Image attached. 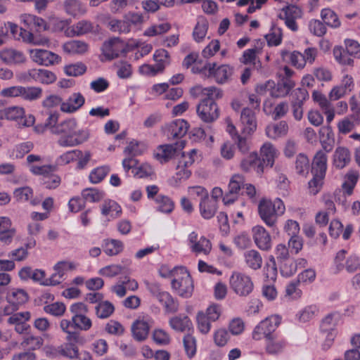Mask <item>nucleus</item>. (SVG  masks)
I'll list each match as a JSON object with an SVG mask.
<instances>
[{"mask_svg":"<svg viewBox=\"0 0 360 360\" xmlns=\"http://www.w3.org/2000/svg\"><path fill=\"white\" fill-rule=\"evenodd\" d=\"M103 249L105 253L109 256L117 255L123 250L122 241L115 239H107L103 241Z\"/></svg>","mask_w":360,"mask_h":360,"instance_id":"obj_45","label":"nucleus"},{"mask_svg":"<svg viewBox=\"0 0 360 360\" xmlns=\"http://www.w3.org/2000/svg\"><path fill=\"white\" fill-rule=\"evenodd\" d=\"M155 201L158 205V210L164 213H170L174 207V202L167 196L159 195Z\"/></svg>","mask_w":360,"mask_h":360,"instance_id":"obj_57","label":"nucleus"},{"mask_svg":"<svg viewBox=\"0 0 360 360\" xmlns=\"http://www.w3.org/2000/svg\"><path fill=\"white\" fill-rule=\"evenodd\" d=\"M63 50L68 54H83L88 50V45L80 40H71L63 45Z\"/></svg>","mask_w":360,"mask_h":360,"instance_id":"obj_36","label":"nucleus"},{"mask_svg":"<svg viewBox=\"0 0 360 360\" xmlns=\"http://www.w3.org/2000/svg\"><path fill=\"white\" fill-rule=\"evenodd\" d=\"M63 8L67 15L73 18L84 15L86 13L85 6L79 0H65Z\"/></svg>","mask_w":360,"mask_h":360,"instance_id":"obj_26","label":"nucleus"},{"mask_svg":"<svg viewBox=\"0 0 360 360\" xmlns=\"http://www.w3.org/2000/svg\"><path fill=\"white\" fill-rule=\"evenodd\" d=\"M82 196L85 201L98 202L104 197V192L96 188H86L82 191Z\"/></svg>","mask_w":360,"mask_h":360,"instance_id":"obj_56","label":"nucleus"},{"mask_svg":"<svg viewBox=\"0 0 360 360\" xmlns=\"http://www.w3.org/2000/svg\"><path fill=\"white\" fill-rule=\"evenodd\" d=\"M101 214L104 216H109L112 219L120 217L122 214V208L114 200H105L102 204Z\"/></svg>","mask_w":360,"mask_h":360,"instance_id":"obj_42","label":"nucleus"},{"mask_svg":"<svg viewBox=\"0 0 360 360\" xmlns=\"http://www.w3.org/2000/svg\"><path fill=\"white\" fill-rule=\"evenodd\" d=\"M71 20L69 19H63L58 18L54 15L48 17L49 30H51L55 32H65L70 28Z\"/></svg>","mask_w":360,"mask_h":360,"instance_id":"obj_32","label":"nucleus"},{"mask_svg":"<svg viewBox=\"0 0 360 360\" xmlns=\"http://www.w3.org/2000/svg\"><path fill=\"white\" fill-rule=\"evenodd\" d=\"M63 69L67 75L70 77H78L86 72V66L82 62H77L66 65Z\"/></svg>","mask_w":360,"mask_h":360,"instance_id":"obj_54","label":"nucleus"},{"mask_svg":"<svg viewBox=\"0 0 360 360\" xmlns=\"http://www.w3.org/2000/svg\"><path fill=\"white\" fill-rule=\"evenodd\" d=\"M281 323V317L278 315L270 316L260 321L254 328L252 333V338L255 340H260L262 338L266 340L276 333L275 331Z\"/></svg>","mask_w":360,"mask_h":360,"instance_id":"obj_4","label":"nucleus"},{"mask_svg":"<svg viewBox=\"0 0 360 360\" xmlns=\"http://www.w3.org/2000/svg\"><path fill=\"white\" fill-rule=\"evenodd\" d=\"M244 177L240 174H234L231 176L229 186L228 192L223 197V202L225 205H230L235 202L238 197L239 191L241 188L245 186Z\"/></svg>","mask_w":360,"mask_h":360,"instance_id":"obj_13","label":"nucleus"},{"mask_svg":"<svg viewBox=\"0 0 360 360\" xmlns=\"http://www.w3.org/2000/svg\"><path fill=\"white\" fill-rule=\"evenodd\" d=\"M265 38L269 46H278L282 41V30L281 28L274 26L270 32L266 34Z\"/></svg>","mask_w":360,"mask_h":360,"instance_id":"obj_58","label":"nucleus"},{"mask_svg":"<svg viewBox=\"0 0 360 360\" xmlns=\"http://www.w3.org/2000/svg\"><path fill=\"white\" fill-rule=\"evenodd\" d=\"M278 154V150L272 143L269 142L264 143L260 148L259 158L263 164V167L265 165L271 167Z\"/></svg>","mask_w":360,"mask_h":360,"instance_id":"obj_24","label":"nucleus"},{"mask_svg":"<svg viewBox=\"0 0 360 360\" xmlns=\"http://www.w3.org/2000/svg\"><path fill=\"white\" fill-rule=\"evenodd\" d=\"M29 53L31 60L44 66L57 65L60 63L61 57L50 51L41 49H30Z\"/></svg>","mask_w":360,"mask_h":360,"instance_id":"obj_11","label":"nucleus"},{"mask_svg":"<svg viewBox=\"0 0 360 360\" xmlns=\"http://www.w3.org/2000/svg\"><path fill=\"white\" fill-rule=\"evenodd\" d=\"M323 22L328 26L336 27L338 24V15L330 8H323L321 13Z\"/></svg>","mask_w":360,"mask_h":360,"instance_id":"obj_63","label":"nucleus"},{"mask_svg":"<svg viewBox=\"0 0 360 360\" xmlns=\"http://www.w3.org/2000/svg\"><path fill=\"white\" fill-rule=\"evenodd\" d=\"M91 327L92 321L86 314L72 316L71 319H63L60 321V328L63 332L87 331Z\"/></svg>","mask_w":360,"mask_h":360,"instance_id":"obj_9","label":"nucleus"},{"mask_svg":"<svg viewBox=\"0 0 360 360\" xmlns=\"http://www.w3.org/2000/svg\"><path fill=\"white\" fill-rule=\"evenodd\" d=\"M295 169L299 174L305 175L308 174L309 160L305 155L300 153L297 155L295 161Z\"/></svg>","mask_w":360,"mask_h":360,"instance_id":"obj_60","label":"nucleus"},{"mask_svg":"<svg viewBox=\"0 0 360 360\" xmlns=\"http://www.w3.org/2000/svg\"><path fill=\"white\" fill-rule=\"evenodd\" d=\"M96 315L101 319H108L115 311L114 305L109 301H101L95 307Z\"/></svg>","mask_w":360,"mask_h":360,"instance_id":"obj_47","label":"nucleus"},{"mask_svg":"<svg viewBox=\"0 0 360 360\" xmlns=\"http://www.w3.org/2000/svg\"><path fill=\"white\" fill-rule=\"evenodd\" d=\"M312 98L315 102H316L319 106L321 108V109H324L327 108L328 106L331 105V101H336L338 100V87L334 86L332 90L330 92L329 94V99L330 101H328V99L326 98V96L322 94L319 91H314L312 94Z\"/></svg>","mask_w":360,"mask_h":360,"instance_id":"obj_40","label":"nucleus"},{"mask_svg":"<svg viewBox=\"0 0 360 360\" xmlns=\"http://www.w3.org/2000/svg\"><path fill=\"white\" fill-rule=\"evenodd\" d=\"M338 328V314L332 312L327 314L321 321L320 330L326 335V340L323 345L324 349H328L333 345L336 335Z\"/></svg>","mask_w":360,"mask_h":360,"instance_id":"obj_7","label":"nucleus"},{"mask_svg":"<svg viewBox=\"0 0 360 360\" xmlns=\"http://www.w3.org/2000/svg\"><path fill=\"white\" fill-rule=\"evenodd\" d=\"M102 51L105 58L111 60L125 53V44L120 38L114 37L103 44Z\"/></svg>","mask_w":360,"mask_h":360,"instance_id":"obj_14","label":"nucleus"},{"mask_svg":"<svg viewBox=\"0 0 360 360\" xmlns=\"http://www.w3.org/2000/svg\"><path fill=\"white\" fill-rule=\"evenodd\" d=\"M320 139L323 148L327 152L330 151L335 143V135L332 128L330 126H326L321 128Z\"/></svg>","mask_w":360,"mask_h":360,"instance_id":"obj_35","label":"nucleus"},{"mask_svg":"<svg viewBox=\"0 0 360 360\" xmlns=\"http://www.w3.org/2000/svg\"><path fill=\"white\" fill-rule=\"evenodd\" d=\"M155 67L158 71L162 72L166 66L170 63V56L167 51L163 49L155 51L153 55Z\"/></svg>","mask_w":360,"mask_h":360,"instance_id":"obj_44","label":"nucleus"},{"mask_svg":"<svg viewBox=\"0 0 360 360\" xmlns=\"http://www.w3.org/2000/svg\"><path fill=\"white\" fill-rule=\"evenodd\" d=\"M240 167L245 172L254 169L257 174H260L264 171L263 164L256 152H252L248 157L243 158L241 160Z\"/></svg>","mask_w":360,"mask_h":360,"instance_id":"obj_22","label":"nucleus"},{"mask_svg":"<svg viewBox=\"0 0 360 360\" xmlns=\"http://www.w3.org/2000/svg\"><path fill=\"white\" fill-rule=\"evenodd\" d=\"M326 171V157L324 153L319 151L315 155L313 162L311 172L313 174L325 176Z\"/></svg>","mask_w":360,"mask_h":360,"instance_id":"obj_39","label":"nucleus"},{"mask_svg":"<svg viewBox=\"0 0 360 360\" xmlns=\"http://www.w3.org/2000/svg\"><path fill=\"white\" fill-rule=\"evenodd\" d=\"M359 179V173L354 170H349L343 177L342 189L344 193L350 195L356 185Z\"/></svg>","mask_w":360,"mask_h":360,"instance_id":"obj_37","label":"nucleus"},{"mask_svg":"<svg viewBox=\"0 0 360 360\" xmlns=\"http://www.w3.org/2000/svg\"><path fill=\"white\" fill-rule=\"evenodd\" d=\"M217 202L214 199H210V197L200 200L199 210L200 215L205 219H212L217 211Z\"/></svg>","mask_w":360,"mask_h":360,"instance_id":"obj_29","label":"nucleus"},{"mask_svg":"<svg viewBox=\"0 0 360 360\" xmlns=\"http://www.w3.org/2000/svg\"><path fill=\"white\" fill-rule=\"evenodd\" d=\"M124 16L129 25V32L134 29L138 30L144 22V17L140 13H129Z\"/></svg>","mask_w":360,"mask_h":360,"instance_id":"obj_50","label":"nucleus"},{"mask_svg":"<svg viewBox=\"0 0 360 360\" xmlns=\"http://www.w3.org/2000/svg\"><path fill=\"white\" fill-rule=\"evenodd\" d=\"M208 27V21L205 18L200 17L198 18L193 32V37L196 42H201L204 39L207 33Z\"/></svg>","mask_w":360,"mask_h":360,"instance_id":"obj_43","label":"nucleus"},{"mask_svg":"<svg viewBox=\"0 0 360 360\" xmlns=\"http://www.w3.org/2000/svg\"><path fill=\"white\" fill-rule=\"evenodd\" d=\"M285 210L283 202L280 198L274 201L263 199L258 205V213L262 221L269 227L276 226L278 218Z\"/></svg>","mask_w":360,"mask_h":360,"instance_id":"obj_3","label":"nucleus"},{"mask_svg":"<svg viewBox=\"0 0 360 360\" xmlns=\"http://www.w3.org/2000/svg\"><path fill=\"white\" fill-rule=\"evenodd\" d=\"M110 167L107 165L98 167L89 174V180L93 184L100 183L109 173Z\"/></svg>","mask_w":360,"mask_h":360,"instance_id":"obj_55","label":"nucleus"},{"mask_svg":"<svg viewBox=\"0 0 360 360\" xmlns=\"http://www.w3.org/2000/svg\"><path fill=\"white\" fill-rule=\"evenodd\" d=\"M8 26L9 28V32L14 39L17 40L22 39L23 41H30L29 37H31L30 32L22 29V27H19L16 24L11 22H8Z\"/></svg>","mask_w":360,"mask_h":360,"instance_id":"obj_49","label":"nucleus"},{"mask_svg":"<svg viewBox=\"0 0 360 360\" xmlns=\"http://www.w3.org/2000/svg\"><path fill=\"white\" fill-rule=\"evenodd\" d=\"M24 115L25 110L20 106H11L0 110V120L18 121Z\"/></svg>","mask_w":360,"mask_h":360,"instance_id":"obj_38","label":"nucleus"},{"mask_svg":"<svg viewBox=\"0 0 360 360\" xmlns=\"http://www.w3.org/2000/svg\"><path fill=\"white\" fill-rule=\"evenodd\" d=\"M80 154L81 150L77 149L67 151L57 158L56 162L58 165H68L76 160Z\"/></svg>","mask_w":360,"mask_h":360,"instance_id":"obj_61","label":"nucleus"},{"mask_svg":"<svg viewBox=\"0 0 360 360\" xmlns=\"http://www.w3.org/2000/svg\"><path fill=\"white\" fill-rule=\"evenodd\" d=\"M263 43L258 41L257 46L253 49H249L243 52L240 62L244 64H255L257 55L260 54L262 50Z\"/></svg>","mask_w":360,"mask_h":360,"instance_id":"obj_48","label":"nucleus"},{"mask_svg":"<svg viewBox=\"0 0 360 360\" xmlns=\"http://www.w3.org/2000/svg\"><path fill=\"white\" fill-rule=\"evenodd\" d=\"M187 242L190 250L196 255H208L212 250L211 241L204 236H199L195 231L188 234Z\"/></svg>","mask_w":360,"mask_h":360,"instance_id":"obj_10","label":"nucleus"},{"mask_svg":"<svg viewBox=\"0 0 360 360\" xmlns=\"http://www.w3.org/2000/svg\"><path fill=\"white\" fill-rule=\"evenodd\" d=\"M77 266V264L73 262L60 261L57 262L53 266L55 273L52 274L51 281L49 283L53 285L60 283L65 272L68 270H75Z\"/></svg>","mask_w":360,"mask_h":360,"instance_id":"obj_19","label":"nucleus"},{"mask_svg":"<svg viewBox=\"0 0 360 360\" xmlns=\"http://www.w3.org/2000/svg\"><path fill=\"white\" fill-rule=\"evenodd\" d=\"M54 134L60 136L57 143L63 148L81 145L90 137V131L87 128L78 129V122L75 118H68L59 122L58 127L55 128Z\"/></svg>","mask_w":360,"mask_h":360,"instance_id":"obj_1","label":"nucleus"},{"mask_svg":"<svg viewBox=\"0 0 360 360\" xmlns=\"http://www.w3.org/2000/svg\"><path fill=\"white\" fill-rule=\"evenodd\" d=\"M244 261L248 267L253 270L259 269L262 265V257L255 250L245 251L243 254Z\"/></svg>","mask_w":360,"mask_h":360,"instance_id":"obj_34","label":"nucleus"},{"mask_svg":"<svg viewBox=\"0 0 360 360\" xmlns=\"http://www.w3.org/2000/svg\"><path fill=\"white\" fill-rule=\"evenodd\" d=\"M107 27L110 31L118 32L119 34H127L130 32L129 25L124 16L123 19L121 20L116 18L110 19L107 22Z\"/></svg>","mask_w":360,"mask_h":360,"instance_id":"obj_46","label":"nucleus"},{"mask_svg":"<svg viewBox=\"0 0 360 360\" xmlns=\"http://www.w3.org/2000/svg\"><path fill=\"white\" fill-rule=\"evenodd\" d=\"M210 65H213L211 77H214L217 83L222 84L231 79L233 72L231 67L227 65H221L217 67L214 63H210Z\"/></svg>","mask_w":360,"mask_h":360,"instance_id":"obj_23","label":"nucleus"},{"mask_svg":"<svg viewBox=\"0 0 360 360\" xmlns=\"http://www.w3.org/2000/svg\"><path fill=\"white\" fill-rule=\"evenodd\" d=\"M94 30L93 23L87 20H82L70 27L65 32L68 37L82 36L92 32Z\"/></svg>","mask_w":360,"mask_h":360,"instance_id":"obj_25","label":"nucleus"},{"mask_svg":"<svg viewBox=\"0 0 360 360\" xmlns=\"http://www.w3.org/2000/svg\"><path fill=\"white\" fill-rule=\"evenodd\" d=\"M240 122L243 125V134L250 135L257 129L255 112L248 108L243 109L240 115Z\"/></svg>","mask_w":360,"mask_h":360,"instance_id":"obj_20","label":"nucleus"},{"mask_svg":"<svg viewBox=\"0 0 360 360\" xmlns=\"http://www.w3.org/2000/svg\"><path fill=\"white\" fill-rule=\"evenodd\" d=\"M157 300L162 305L166 314H174L178 311L179 302L168 292L165 291Z\"/></svg>","mask_w":360,"mask_h":360,"instance_id":"obj_31","label":"nucleus"},{"mask_svg":"<svg viewBox=\"0 0 360 360\" xmlns=\"http://www.w3.org/2000/svg\"><path fill=\"white\" fill-rule=\"evenodd\" d=\"M354 86V80L352 76L349 75H345L342 80L341 84L339 86V98L350 93Z\"/></svg>","mask_w":360,"mask_h":360,"instance_id":"obj_62","label":"nucleus"},{"mask_svg":"<svg viewBox=\"0 0 360 360\" xmlns=\"http://www.w3.org/2000/svg\"><path fill=\"white\" fill-rule=\"evenodd\" d=\"M66 307L62 302H54L44 307V311L54 316H61L64 314Z\"/></svg>","mask_w":360,"mask_h":360,"instance_id":"obj_64","label":"nucleus"},{"mask_svg":"<svg viewBox=\"0 0 360 360\" xmlns=\"http://www.w3.org/2000/svg\"><path fill=\"white\" fill-rule=\"evenodd\" d=\"M253 240L262 250H269L271 248V238L269 232L262 226L257 225L252 228Z\"/></svg>","mask_w":360,"mask_h":360,"instance_id":"obj_16","label":"nucleus"},{"mask_svg":"<svg viewBox=\"0 0 360 360\" xmlns=\"http://www.w3.org/2000/svg\"><path fill=\"white\" fill-rule=\"evenodd\" d=\"M231 290L240 297H246L253 290L254 284L251 278L240 272H233L229 280Z\"/></svg>","mask_w":360,"mask_h":360,"instance_id":"obj_5","label":"nucleus"},{"mask_svg":"<svg viewBox=\"0 0 360 360\" xmlns=\"http://www.w3.org/2000/svg\"><path fill=\"white\" fill-rule=\"evenodd\" d=\"M294 85V82L290 79H283L282 82L278 83L276 85L274 82L269 80L264 84L257 85L256 89L259 94L269 91L272 97L280 98L286 96Z\"/></svg>","mask_w":360,"mask_h":360,"instance_id":"obj_6","label":"nucleus"},{"mask_svg":"<svg viewBox=\"0 0 360 360\" xmlns=\"http://www.w3.org/2000/svg\"><path fill=\"white\" fill-rule=\"evenodd\" d=\"M63 103V98L56 94H51L47 96L42 101L41 105L44 108L47 110L53 111V109L57 108L60 106L61 110V105Z\"/></svg>","mask_w":360,"mask_h":360,"instance_id":"obj_52","label":"nucleus"},{"mask_svg":"<svg viewBox=\"0 0 360 360\" xmlns=\"http://www.w3.org/2000/svg\"><path fill=\"white\" fill-rule=\"evenodd\" d=\"M301 15V9L297 6L290 5L282 9L281 13L278 14V18L297 19L300 18Z\"/></svg>","mask_w":360,"mask_h":360,"instance_id":"obj_59","label":"nucleus"},{"mask_svg":"<svg viewBox=\"0 0 360 360\" xmlns=\"http://www.w3.org/2000/svg\"><path fill=\"white\" fill-rule=\"evenodd\" d=\"M7 300L11 304L12 307H6L4 309V312L9 314L12 311L18 309L20 304L25 303L28 300V295L25 290L19 288H13L7 295Z\"/></svg>","mask_w":360,"mask_h":360,"instance_id":"obj_17","label":"nucleus"},{"mask_svg":"<svg viewBox=\"0 0 360 360\" xmlns=\"http://www.w3.org/2000/svg\"><path fill=\"white\" fill-rule=\"evenodd\" d=\"M286 344V341L276 334L266 340L265 349L269 354H277L283 351Z\"/></svg>","mask_w":360,"mask_h":360,"instance_id":"obj_30","label":"nucleus"},{"mask_svg":"<svg viewBox=\"0 0 360 360\" xmlns=\"http://www.w3.org/2000/svg\"><path fill=\"white\" fill-rule=\"evenodd\" d=\"M178 143L159 146L154 153L155 158L160 162H166L176 153Z\"/></svg>","mask_w":360,"mask_h":360,"instance_id":"obj_28","label":"nucleus"},{"mask_svg":"<svg viewBox=\"0 0 360 360\" xmlns=\"http://www.w3.org/2000/svg\"><path fill=\"white\" fill-rule=\"evenodd\" d=\"M115 68L117 70V75L120 79H128L132 75V67L127 61L120 60L115 63Z\"/></svg>","mask_w":360,"mask_h":360,"instance_id":"obj_51","label":"nucleus"},{"mask_svg":"<svg viewBox=\"0 0 360 360\" xmlns=\"http://www.w3.org/2000/svg\"><path fill=\"white\" fill-rule=\"evenodd\" d=\"M162 277H172V289L181 297H190L193 292V283L190 274L185 267H174L169 274L162 271Z\"/></svg>","mask_w":360,"mask_h":360,"instance_id":"obj_2","label":"nucleus"},{"mask_svg":"<svg viewBox=\"0 0 360 360\" xmlns=\"http://www.w3.org/2000/svg\"><path fill=\"white\" fill-rule=\"evenodd\" d=\"M197 113L205 122H212L219 117V108L215 102L202 100L197 107Z\"/></svg>","mask_w":360,"mask_h":360,"instance_id":"obj_12","label":"nucleus"},{"mask_svg":"<svg viewBox=\"0 0 360 360\" xmlns=\"http://www.w3.org/2000/svg\"><path fill=\"white\" fill-rule=\"evenodd\" d=\"M171 29V25L168 22L154 24L144 31V35L154 37L167 32Z\"/></svg>","mask_w":360,"mask_h":360,"instance_id":"obj_53","label":"nucleus"},{"mask_svg":"<svg viewBox=\"0 0 360 360\" xmlns=\"http://www.w3.org/2000/svg\"><path fill=\"white\" fill-rule=\"evenodd\" d=\"M169 326L174 330L184 332L189 330L192 323L187 316H176L171 318L169 321Z\"/></svg>","mask_w":360,"mask_h":360,"instance_id":"obj_41","label":"nucleus"},{"mask_svg":"<svg viewBox=\"0 0 360 360\" xmlns=\"http://www.w3.org/2000/svg\"><path fill=\"white\" fill-rule=\"evenodd\" d=\"M66 334V342L60 345L61 356L70 359H75L79 353L77 345L83 344L84 338L79 332H64Z\"/></svg>","mask_w":360,"mask_h":360,"instance_id":"obj_8","label":"nucleus"},{"mask_svg":"<svg viewBox=\"0 0 360 360\" xmlns=\"http://www.w3.org/2000/svg\"><path fill=\"white\" fill-rule=\"evenodd\" d=\"M188 129V122L181 119L175 120L165 125L163 131L169 139L183 137Z\"/></svg>","mask_w":360,"mask_h":360,"instance_id":"obj_15","label":"nucleus"},{"mask_svg":"<svg viewBox=\"0 0 360 360\" xmlns=\"http://www.w3.org/2000/svg\"><path fill=\"white\" fill-rule=\"evenodd\" d=\"M85 98L79 92L72 94L61 105V111L72 114L78 111L84 104Z\"/></svg>","mask_w":360,"mask_h":360,"instance_id":"obj_18","label":"nucleus"},{"mask_svg":"<svg viewBox=\"0 0 360 360\" xmlns=\"http://www.w3.org/2000/svg\"><path fill=\"white\" fill-rule=\"evenodd\" d=\"M150 327L145 321L138 320L131 326V332L134 338L139 342L144 341L149 333Z\"/></svg>","mask_w":360,"mask_h":360,"instance_id":"obj_33","label":"nucleus"},{"mask_svg":"<svg viewBox=\"0 0 360 360\" xmlns=\"http://www.w3.org/2000/svg\"><path fill=\"white\" fill-rule=\"evenodd\" d=\"M288 124L285 121H280L278 123L269 124L265 129L266 135L271 139H276L287 135Z\"/></svg>","mask_w":360,"mask_h":360,"instance_id":"obj_27","label":"nucleus"},{"mask_svg":"<svg viewBox=\"0 0 360 360\" xmlns=\"http://www.w3.org/2000/svg\"><path fill=\"white\" fill-rule=\"evenodd\" d=\"M0 59L7 65H18L26 60L25 54L18 50L6 49L0 51Z\"/></svg>","mask_w":360,"mask_h":360,"instance_id":"obj_21","label":"nucleus"}]
</instances>
